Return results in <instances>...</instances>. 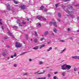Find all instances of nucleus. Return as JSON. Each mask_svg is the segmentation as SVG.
I'll return each mask as SVG.
<instances>
[{"mask_svg": "<svg viewBox=\"0 0 79 79\" xmlns=\"http://www.w3.org/2000/svg\"><path fill=\"white\" fill-rule=\"evenodd\" d=\"M68 9H73V6L69 5L63 7V10H64L65 11H66V12L68 13L70 17L72 18H74V16L73 15L74 12L73 11H69Z\"/></svg>", "mask_w": 79, "mask_h": 79, "instance_id": "f257e3e1", "label": "nucleus"}, {"mask_svg": "<svg viewBox=\"0 0 79 79\" xmlns=\"http://www.w3.org/2000/svg\"><path fill=\"white\" fill-rule=\"evenodd\" d=\"M37 19H38L40 20H41V19H43V21H46V19L45 18H43V17H42V16H37L36 17Z\"/></svg>", "mask_w": 79, "mask_h": 79, "instance_id": "f03ea898", "label": "nucleus"}, {"mask_svg": "<svg viewBox=\"0 0 79 79\" xmlns=\"http://www.w3.org/2000/svg\"><path fill=\"white\" fill-rule=\"evenodd\" d=\"M15 47L16 48H20L21 47V45L19 43L16 42L15 43Z\"/></svg>", "mask_w": 79, "mask_h": 79, "instance_id": "7ed1b4c3", "label": "nucleus"}, {"mask_svg": "<svg viewBox=\"0 0 79 79\" xmlns=\"http://www.w3.org/2000/svg\"><path fill=\"white\" fill-rule=\"evenodd\" d=\"M66 64H64L63 65L61 66L62 69L63 70H66Z\"/></svg>", "mask_w": 79, "mask_h": 79, "instance_id": "20e7f679", "label": "nucleus"}, {"mask_svg": "<svg viewBox=\"0 0 79 79\" xmlns=\"http://www.w3.org/2000/svg\"><path fill=\"white\" fill-rule=\"evenodd\" d=\"M50 24H51V26L52 25V24H53L54 25L55 27H56L57 26L56 25V22H54V23L51 22H50Z\"/></svg>", "mask_w": 79, "mask_h": 79, "instance_id": "39448f33", "label": "nucleus"}, {"mask_svg": "<svg viewBox=\"0 0 79 79\" xmlns=\"http://www.w3.org/2000/svg\"><path fill=\"white\" fill-rule=\"evenodd\" d=\"M71 68V66L69 65H66V69H68V70H69V69H70Z\"/></svg>", "mask_w": 79, "mask_h": 79, "instance_id": "423d86ee", "label": "nucleus"}, {"mask_svg": "<svg viewBox=\"0 0 79 79\" xmlns=\"http://www.w3.org/2000/svg\"><path fill=\"white\" fill-rule=\"evenodd\" d=\"M20 7L21 9L22 10H24L25 9V8H26V6L24 5H22L20 6Z\"/></svg>", "mask_w": 79, "mask_h": 79, "instance_id": "0eeeda50", "label": "nucleus"}, {"mask_svg": "<svg viewBox=\"0 0 79 79\" xmlns=\"http://www.w3.org/2000/svg\"><path fill=\"white\" fill-rule=\"evenodd\" d=\"M72 58L73 59L79 60V56H72Z\"/></svg>", "mask_w": 79, "mask_h": 79, "instance_id": "6e6552de", "label": "nucleus"}, {"mask_svg": "<svg viewBox=\"0 0 79 79\" xmlns=\"http://www.w3.org/2000/svg\"><path fill=\"white\" fill-rule=\"evenodd\" d=\"M7 9L8 10H10V6L9 4H7L6 5Z\"/></svg>", "mask_w": 79, "mask_h": 79, "instance_id": "1a4fd4ad", "label": "nucleus"}, {"mask_svg": "<svg viewBox=\"0 0 79 79\" xmlns=\"http://www.w3.org/2000/svg\"><path fill=\"white\" fill-rule=\"evenodd\" d=\"M60 73V74H62V75L63 76H65V75H66V72H65Z\"/></svg>", "mask_w": 79, "mask_h": 79, "instance_id": "9d476101", "label": "nucleus"}, {"mask_svg": "<svg viewBox=\"0 0 79 79\" xmlns=\"http://www.w3.org/2000/svg\"><path fill=\"white\" fill-rule=\"evenodd\" d=\"M48 34V31H45L44 33V34L45 36L47 35Z\"/></svg>", "mask_w": 79, "mask_h": 79, "instance_id": "9b49d317", "label": "nucleus"}, {"mask_svg": "<svg viewBox=\"0 0 79 79\" xmlns=\"http://www.w3.org/2000/svg\"><path fill=\"white\" fill-rule=\"evenodd\" d=\"M45 44H42L41 45L40 47V49H41L42 48H43V47H45Z\"/></svg>", "mask_w": 79, "mask_h": 79, "instance_id": "f8f14e48", "label": "nucleus"}, {"mask_svg": "<svg viewBox=\"0 0 79 79\" xmlns=\"http://www.w3.org/2000/svg\"><path fill=\"white\" fill-rule=\"evenodd\" d=\"M40 10H43V9H44V6H42L40 7Z\"/></svg>", "mask_w": 79, "mask_h": 79, "instance_id": "ddd939ff", "label": "nucleus"}, {"mask_svg": "<svg viewBox=\"0 0 79 79\" xmlns=\"http://www.w3.org/2000/svg\"><path fill=\"white\" fill-rule=\"evenodd\" d=\"M38 41V39H35L34 40V42H35V43H37Z\"/></svg>", "mask_w": 79, "mask_h": 79, "instance_id": "4468645a", "label": "nucleus"}, {"mask_svg": "<svg viewBox=\"0 0 79 79\" xmlns=\"http://www.w3.org/2000/svg\"><path fill=\"white\" fill-rule=\"evenodd\" d=\"M38 48H39V47H38V46H36L35 47H34L33 49V50H37Z\"/></svg>", "mask_w": 79, "mask_h": 79, "instance_id": "2eb2a0df", "label": "nucleus"}, {"mask_svg": "<svg viewBox=\"0 0 79 79\" xmlns=\"http://www.w3.org/2000/svg\"><path fill=\"white\" fill-rule=\"evenodd\" d=\"M12 27L13 28H15V29H18V27L15 26H12Z\"/></svg>", "mask_w": 79, "mask_h": 79, "instance_id": "dca6fc26", "label": "nucleus"}, {"mask_svg": "<svg viewBox=\"0 0 79 79\" xmlns=\"http://www.w3.org/2000/svg\"><path fill=\"white\" fill-rule=\"evenodd\" d=\"M52 47H50V48H49V49H48L47 51L48 52H49V51H50V50H52Z\"/></svg>", "mask_w": 79, "mask_h": 79, "instance_id": "f3484780", "label": "nucleus"}, {"mask_svg": "<svg viewBox=\"0 0 79 79\" xmlns=\"http://www.w3.org/2000/svg\"><path fill=\"white\" fill-rule=\"evenodd\" d=\"M46 77H40L38 78L37 79H46Z\"/></svg>", "mask_w": 79, "mask_h": 79, "instance_id": "a211bd4d", "label": "nucleus"}, {"mask_svg": "<svg viewBox=\"0 0 79 79\" xmlns=\"http://www.w3.org/2000/svg\"><path fill=\"white\" fill-rule=\"evenodd\" d=\"M65 50H66V49H64L63 50H61L60 52V53H63L64 52Z\"/></svg>", "mask_w": 79, "mask_h": 79, "instance_id": "6ab92c4d", "label": "nucleus"}, {"mask_svg": "<svg viewBox=\"0 0 79 79\" xmlns=\"http://www.w3.org/2000/svg\"><path fill=\"white\" fill-rule=\"evenodd\" d=\"M65 50H66V49H64L63 50H61L60 52V53H63L64 52Z\"/></svg>", "mask_w": 79, "mask_h": 79, "instance_id": "aec40b11", "label": "nucleus"}, {"mask_svg": "<svg viewBox=\"0 0 79 79\" xmlns=\"http://www.w3.org/2000/svg\"><path fill=\"white\" fill-rule=\"evenodd\" d=\"M53 31L56 33V32L57 31V30L56 28H54L53 29Z\"/></svg>", "mask_w": 79, "mask_h": 79, "instance_id": "412c9836", "label": "nucleus"}, {"mask_svg": "<svg viewBox=\"0 0 79 79\" xmlns=\"http://www.w3.org/2000/svg\"><path fill=\"white\" fill-rule=\"evenodd\" d=\"M58 16L59 18H61V14L60 13H58Z\"/></svg>", "mask_w": 79, "mask_h": 79, "instance_id": "4be33fe9", "label": "nucleus"}, {"mask_svg": "<svg viewBox=\"0 0 79 79\" xmlns=\"http://www.w3.org/2000/svg\"><path fill=\"white\" fill-rule=\"evenodd\" d=\"M44 73H45V71H44L43 72L40 73H38V74H44Z\"/></svg>", "mask_w": 79, "mask_h": 79, "instance_id": "5701e85b", "label": "nucleus"}, {"mask_svg": "<svg viewBox=\"0 0 79 79\" xmlns=\"http://www.w3.org/2000/svg\"><path fill=\"white\" fill-rule=\"evenodd\" d=\"M17 24H19V23H21V21H20V20H17Z\"/></svg>", "mask_w": 79, "mask_h": 79, "instance_id": "b1692460", "label": "nucleus"}, {"mask_svg": "<svg viewBox=\"0 0 79 79\" xmlns=\"http://www.w3.org/2000/svg\"><path fill=\"white\" fill-rule=\"evenodd\" d=\"M35 36H38V34H37V32L35 31Z\"/></svg>", "mask_w": 79, "mask_h": 79, "instance_id": "393cba45", "label": "nucleus"}, {"mask_svg": "<svg viewBox=\"0 0 79 79\" xmlns=\"http://www.w3.org/2000/svg\"><path fill=\"white\" fill-rule=\"evenodd\" d=\"M22 23L23 24H26V22H25L23 20L22 22Z\"/></svg>", "mask_w": 79, "mask_h": 79, "instance_id": "a878e982", "label": "nucleus"}, {"mask_svg": "<svg viewBox=\"0 0 79 79\" xmlns=\"http://www.w3.org/2000/svg\"><path fill=\"white\" fill-rule=\"evenodd\" d=\"M14 0V3H15V4H18V2L15 1V0Z\"/></svg>", "mask_w": 79, "mask_h": 79, "instance_id": "bb28decb", "label": "nucleus"}, {"mask_svg": "<svg viewBox=\"0 0 79 79\" xmlns=\"http://www.w3.org/2000/svg\"><path fill=\"white\" fill-rule=\"evenodd\" d=\"M74 71H77V68H74Z\"/></svg>", "mask_w": 79, "mask_h": 79, "instance_id": "cd10ccee", "label": "nucleus"}, {"mask_svg": "<svg viewBox=\"0 0 79 79\" xmlns=\"http://www.w3.org/2000/svg\"><path fill=\"white\" fill-rule=\"evenodd\" d=\"M27 52H23L20 55H24V54H25V53H27Z\"/></svg>", "mask_w": 79, "mask_h": 79, "instance_id": "c85d7f7f", "label": "nucleus"}, {"mask_svg": "<svg viewBox=\"0 0 79 79\" xmlns=\"http://www.w3.org/2000/svg\"><path fill=\"white\" fill-rule=\"evenodd\" d=\"M43 64V62L42 61H40L39 63V64Z\"/></svg>", "mask_w": 79, "mask_h": 79, "instance_id": "c756f323", "label": "nucleus"}, {"mask_svg": "<svg viewBox=\"0 0 79 79\" xmlns=\"http://www.w3.org/2000/svg\"><path fill=\"white\" fill-rule=\"evenodd\" d=\"M41 26V24L40 23H39L38 24V27H40Z\"/></svg>", "mask_w": 79, "mask_h": 79, "instance_id": "7c9ffc66", "label": "nucleus"}, {"mask_svg": "<svg viewBox=\"0 0 79 79\" xmlns=\"http://www.w3.org/2000/svg\"><path fill=\"white\" fill-rule=\"evenodd\" d=\"M2 55L4 56H6V54L5 53H2Z\"/></svg>", "mask_w": 79, "mask_h": 79, "instance_id": "2f4dec72", "label": "nucleus"}, {"mask_svg": "<svg viewBox=\"0 0 79 79\" xmlns=\"http://www.w3.org/2000/svg\"><path fill=\"white\" fill-rule=\"evenodd\" d=\"M55 6H56V8H57V7L58 6V4H56Z\"/></svg>", "mask_w": 79, "mask_h": 79, "instance_id": "473e14b6", "label": "nucleus"}, {"mask_svg": "<svg viewBox=\"0 0 79 79\" xmlns=\"http://www.w3.org/2000/svg\"><path fill=\"white\" fill-rule=\"evenodd\" d=\"M40 40L41 41H42V40H44V38H41L40 39Z\"/></svg>", "mask_w": 79, "mask_h": 79, "instance_id": "72a5a7b5", "label": "nucleus"}, {"mask_svg": "<svg viewBox=\"0 0 79 79\" xmlns=\"http://www.w3.org/2000/svg\"><path fill=\"white\" fill-rule=\"evenodd\" d=\"M19 26H21V27H22V25H21V23H19Z\"/></svg>", "mask_w": 79, "mask_h": 79, "instance_id": "f704fd0d", "label": "nucleus"}, {"mask_svg": "<svg viewBox=\"0 0 79 79\" xmlns=\"http://www.w3.org/2000/svg\"><path fill=\"white\" fill-rule=\"evenodd\" d=\"M8 37L7 36H5L4 37V39H8Z\"/></svg>", "mask_w": 79, "mask_h": 79, "instance_id": "c9c22d12", "label": "nucleus"}, {"mask_svg": "<svg viewBox=\"0 0 79 79\" xmlns=\"http://www.w3.org/2000/svg\"><path fill=\"white\" fill-rule=\"evenodd\" d=\"M27 73H26L23 74V76H26V75H27Z\"/></svg>", "mask_w": 79, "mask_h": 79, "instance_id": "e433bc0d", "label": "nucleus"}, {"mask_svg": "<svg viewBox=\"0 0 79 79\" xmlns=\"http://www.w3.org/2000/svg\"><path fill=\"white\" fill-rule=\"evenodd\" d=\"M54 79H56V76H54L53 77Z\"/></svg>", "mask_w": 79, "mask_h": 79, "instance_id": "4c0bfd02", "label": "nucleus"}, {"mask_svg": "<svg viewBox=\"0 0 79 79\" xmlns=\"http://www.w3.org/2000/svg\"><path fill=\"white\" fill-rule=\"evenodd\" d=\"M8 33L10 35H11V33H10V32L9 31H8Z\"/></svg>", "mask_w": 79, "mask_h": 79, "instance_id": "58836bf2", "label": "nucleus"}, {"mask_svg": "<svg viewBox=\"0 0 79 79\" xmlns=\"http://www.w3.org/2000/svg\"><path fill=\"white\" fill-rule=\"evenodd\" d=\"M44 11H45V12H46L47 11V9H44Z\"/></svg>", "mask_w": 79, "mask_h": 79, "instance_id": "ea45409f", "label": "nucleus"}, {"mask_svg": "<svg viewBox=\"0 0 79 79\" xmlns=\"http://www.w3.org/2000/svg\"><path fill=\"white\" fill-rule=\"evenodd\" d=\"M57 20L58 21H59V22H60V21H61V20H60V19H57Z\"/></svg>", "mask_w": 79, "mask_h": 79, "instance_id": "a19ab883", "label": "nucleus"}, {"mask_svg": "<svg viewBox=\"0 0 79 79\" xmlns=\"http://www.w3.org/2000/svg\"><path fill=\"white\" fill-rule=\"evenodd\" d=\"M60 42H64V40H60Z\"/></svg>", "mask_w": 79, "mask_h": 79, "instance_id": "79ce46f5", "label": "nucleus"}, {"mask_svg": "<svg viewBox=\"0 0 79 79\" xmlns=\"http://www.w3.org/2000/svg\"><path fill=\"white\" fill-rule=\"evenodd\" d=\"M14 56H16V53H14Z\"/></svg>", "mask_w": 79, "mask_h": 79, "instance_id": "37998d69", "label": "nucleus"}, {"mask_svg": "<svg viewBox=\"0 0 79 79\" xmlns=\"http://www.w3.org/2000/svg\"><path fill=\"white\" fill-rule=\"evenodd\" d=\"M10 58L9 57H7V59H6V60H9V59H10Z\"/></svg>", "mask_w": 79, "mask_h": 79, "instance_id": "c03bdc74", "label": "nucleus"}, {"mask_svg": "<svg viewBox=\"0 0 79 79\" xmlns=\"http://www.w3.org/2000/svg\"><path fill=\"white\" fill-rule=\"evenodd\" d=\"M71 0H65L64 2H68V1H70Z\"/></svg>", "mask_w": 79, "mask_h": 79, "instance_id": "a18cd8bd", "label": "nucleus"}, {"mask_svg": "<svg viewBox=\"0 0 79 79\" xmlns=\"http://www.w3.org/2000/svg\"><path fill=\"white\" fill-rule=\"evenodd\" d=\"M57 73H58V72H54V74H57Z\"/></svg>", "mask_w": 79, "mask_h": 79, "instance_id": "49530a36", "label": "nucleus"}, {"mask_svg": "<svg viewBox=\"0 0 79 79\" xmlns=\"http://www.w3.org/2000/svg\"><path fill=\"white\" fill-rule=\"evenodd\" d=\"M48 76L49 77H50L51 76V75H50V74H48Z\"/></svg>", "mask_w": 79, "mask_h": 79, "instance_id": "de8ad7c7", "label": "nucleus"}, {"mask_svg": "<svg viewBox=\"0 0 79 79\" xmlns=\"http://www.w3.org/2000/svg\"><path fill=\"white\" fill-rule=\"evenodd\" d=\"M16 66H17V65L16 64H14V66H15V67H16Z\"/></svg>", "mask_w": 79, "mask_h": 79, "instance_id": "09e8293b", "label": "nucleus"}, {"mask_svg": "<svg viewBox=\"0 0 79 79\" xmlns=\"http://www.w3.org/2000/svg\"><path fill=\"white\" fill-rule=\"evenodd\" d=\"M71 40H73V39L72 38H69Z\"/></svg>", "mask_w": 79, "mask_h": 79, "instance_id": "8fccbe9b", "label": "nucleus"}, {"mask_svg": "<svg viewBox=\"0 0 79 79\" xmlns=\"http://www.w3.org/2000/svg\"><path fill=\"white\" fill-rule=\"evenodd\" d=\"M29 61H31L32 59H29Z\"/></svg>", "mask_w": 79, "mask_h": 79, "instance_id": "3c124183", "label": "nucleus"}, {"mask_svg": "<svg viewBox=\"0 0 79 79\" xmlns=\"http://www.w3.org/2000/svg\"><path fill=\"white\" fill-rule=\"evenodd\" d=\"M14 56H11V58H14Z\"/></svg>", "mask_w": 79, "mask_h": 79, "instance_id": "603ef678", "label": "nucleus"}, {"mask_svg": "<svg viewBox=\"0 0 79 79\" xmlns=\"http://www.w3.org/2000/svg\"><path fill=\"white\" fill-rule=\"evenodd\" d=\"M57 48H58V47H56V48H54V49L55 50H56V49H57Z\"/></svg>", "mask_w": 79, "mask_h": 79, "instance_id": "864d4df0", "label": "nucleus"}, {"mask_svg": "<svg viewBox=\"0 0 79 79\" xmlns=\"http://www.w3.org/2000/svg\"><path fill=\"white\" fill-rule=\"evenodd\" d=\"M6 12L5 10H4L3 11V13H5Z\"/></svg>", "mask_w": 79, "mask_h": 79, "instance_id": "5fc2aeb1", "label": "nucleus"}, {"mask_svg": "<svg viewBox=\"0 0 79 79\" xmlns=\"http://www.w3.org/2000/svg\"><path fill=\"white\" fill-rule=\"evenodd\" d=\"M51 43L50 42H48V44H51Z\"/></svg>", "mask_w": 79, "mask_h": 79, "instance_id": "6e6d98bb", "label": "nucleus"}, {"mask_svg": "<svg viewBox=\"0 0 79 79\" xmlns=\"http://www.w3.org/2000/svg\"><path fill=\"white\" fill-rule=\"evenodd\" d=\"M2 30H3V26H2Z\"/></svg>", "mask_w": 79, "mask_h": 79, "instance_id": "4d7b16f0", "label": "nucleus"}, {"mask_svg": "<svg viewBox=\"0 0 79 79\" xmlns=\"http://www.w3.org/2000/svg\"><path fill=\"white\" fill-rule=\"evenodd\" d=\"M77 19L78 20H79V17H77Z\"/></svg>", "mask_w": 79, "mask_h": 79, "instance_id": "13d9d810", "label": "nucleus"}, {"mask_svg": "<svg viewBox=\"0 0 79 79\" xmlns=\"http://www.w3.org/2000/svg\"><path fill=\"white\" fill-rule=\"evenodd\" d=\"M2 23L1 22H0V24H1V25H2Z\"/></svg>", "mask_w": 79, "mask_h": 79, "instance_id": "bf43d9fd", "label": "nucleus"}, {"mask_svg": "<svg viewBox=\"0 0 79 79\" xmlns=\"http://www.w3.org/2000/svg\"><path fill=\"white\" fill-rule=\"evenodd\" d=\"M70 31V29L68 28V31Z\"/></svg>", "mask_w": 79, "mask_h": 79, "instance_id": "052dcab7", "label": "nucleus"}, {"mask_svg": "<svg viewBox=\"0 0 79 79\" xmlns=\"http://www.w3.org/2000/svg\"><path fill=\"white\" fill-rule=\"evenodd\" d=\"M54 33H52V35H54Z\"/></svg>", "mask_w": 79, "mask_h": 79, "instance_id": "680f3d73", "label": "nucleus"}, {"mask_svg": "<svg viewBox=\"0 0 79 79\" xmlns=\"http://www.w3.org/2000/svg\"><path fill=\"white\" fill-rule=\"evenodd\" d=\"M27 21H29V19H27Z\"/></svg>", "mask_w": 79, "mask_h": 79, "instance_id": "e2e57ef3", "label": "nucleus"}, {"mask_svg": "<svg viewBox=\"0 0 79 79\" xmlns=\"http://www.w3.org/2000/svg\"><path fill=\"white\" fill-rule=\"evenodd\" d=\"M75 6H79V5H75Z\"/></svg>", "mask_w": 79, "mask_h": 79, "instance_id": "0e129e2a", "label": "nucleus"}, {"mask_svg": "<svg viewBox=\"0 0 79 79\" xmlns=\"http://www.w3.org/2000/svg\"><path fill=\"white\" fill-rule=\"evenodd\" d=\"M38 72L37 73H34V74H37V73H38V72Z\"/></svg>", "mask_w": 79, "mask_h": 79, "instance_id": "69168bd1", "label": "nucleus"}, {"mask_svg": "<svg viewBox=\"0 0 79 79\" xmlns=\"http://www.w3.org/2000/svg\"><path fill=\"white\" fill-rule=\"evenodd\" d=\"M77 31L78 32H79V30H77Z\"/></svg>", "mask_w": 79, "mask_h": 79, "instance_id": "338daca9", "label": "nucleus"}, {"mask_svg": "<svg viewBox=\"0 0 79 79\" xmlns=\"http://www.w3.org/2000/svg\"><path fill=\"white\" fill-rule=\"evenodd\" d=\"M31 41H32V39H31Z\"/></svg>", "mask_w": 79, "mask_h": 79, "instance_id": "774afa93", "label": "nucleus"}]
</instances>
